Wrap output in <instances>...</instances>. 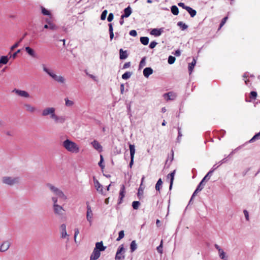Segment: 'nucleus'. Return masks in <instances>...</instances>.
<instances>
[{
	"mask_svg": "<svg viewBox=\"0 0 260 260\" xmlns=\"http://www.w3.org/2000/svg\"><path fill=\"white\" fill-rule=\"evenodd\" d=\"M46 22L49 25V29L51 30H54L56 29V26L53 23L51 22L49 19L46 18Z\"/></svg>",
	"mask_w": 260,
	"mask_h": 260,
	"instance_id": "nucleus-34",
	"label": "nucleus"
},
{
	"mask_svg": "<svg viewBox=\"0 0 260 260\" xmlns=\"http://www.w3.org/2000/svg\"><path fill=\"white\" fill-rule=\"evenodd\" d=\"M91 144L93 148L99 152L102 151V146L96 140H94L91 142Z\"/></svg>",
	"mask_w": 260,
	"mask_h": 260,
	"instance_id": "nucleus-20",
	"label": "nucleus"
},
{
	"mask_svg": "<svg viewBox=\"0 0 260 260\" xmlns=\"http://www.w3.org/2000/svg\"><path fill=\"white\" fill-rule=\"evenodd\" d=\"M176 60V58L175 57L173 56H170L168 58V63L170 64H173Z\"/></svg>",
	"mask_w": 260,
	"mask_h": 260,
	"instance_id": "nucleus-45",
	"label": "nucleus"
},
{
	"mask_svg": "<svg viewBox=\"0 0 260 260\" xmlns=\"http://www.w3.org/2000/svg\"><path fill=\"white\" fill-rule=\"evenodd\" d=\"M132 75V73L130 72H126L122 75V78L124 80L129 79Z\"/></svg>",
	"mask_w": 260,
	"mask_h": 260,
	"instance_id": "nucleus-38",
	"label": "nucleus"
},
{
	"mask_svg": "<svg viewBox=\"0 0 260 260\" xmlns=\"http://www.w3.org/2000/svg\"><path fill=\"white\" fill-rule=\"evenodd\" d=\"M101 255L99 250L94 249L90 256V260H96L99 258Z\"/></svg>",
	"mask_w": 260,
	"mask_h": 260,
	"instance_id": "nucleus-19",
	"label": "nucleus"
},
{
	"mask_svg": "<svg viewBox=\"0 0 260 260\" xmlns=\"http://www.w3.org/2000/svg\"><path fill=\"white\" fill-rule=\"evenodd\" d=\"M27 35V33H25L24 34V35L23 36V37L18 41V42H17L16 43H15L14 45H13L11 48V49L12 50H14V49H15L16 48H17L18 46H19V44L20 42H22V41L23 40V39L24 38V37Z\"/></svg>",
	"mask_w": 260,
	"mask_h": 260,
	"instance_id": "nucleus-31",
	"label": "nucleus"
},
{
	"mask_svg": "<svg viewBox=\"0 0 260 260\" xmlns=\"http://www.w3.org/2000/svg\"><path fill=\"white\" fill-rule=\"evenodd\" d=\"M177 25L179 26L182 30H184L188 28V26L182 21H179L177 23Z\"/></svg>",
	"mask_w": 260,
	"mask_h": 260,
	"instance_id": "nucleus-41",
	"label": "nucleus"
},
{
	"mask_svg": "<svg viewBox=\"0 0 260 260\" xmlns=\"http://www.w3.org/2000/svg\"><path fill=\"white\" fill-rule=\"evenodd\" d=\"M113 17H114V16H113V13H110L109 15H108V17L107 18V20L109 21V22H111L112 21V20L113 19Z\"/></svg>",
	"mask_w": 260,
	"mask_h": 260,
	"instance_id": "nucleus-56",
	"label": "nucleus"
},
{
	"mask_svg": "<svg viewBox=\"0 0 260 260\" xmlns=\"http://www.w3.org/2000/svg\"><path fill=\"white\" fill-rule=\"evenodd\" d=\"M227 19H228V17H225L224 18H223L222 19V20L220 24L219 28H221L224 24V23L226 22Z\"/></svg>",
	"mask_w": 260,
	"mask_h": 260,
	"instance_id": "nucleus-55",
	"label": "nucleus"
},
{
	"mask_svg": "<svg viewBox=\"0 0 260 260\" xmlns=\"http://www.w3.org/2000/svg\"><path fill=\"white\" fill-rule=\"evenodd\" d=\"M129 151H130V156H131V161L129 164V167L131 168L134 164V155L135 153V147L134 145L129 144Z\"/></svg>",
	"mask_w": 260,
	"mask_h": 260,
	"instance_id": "nucleus-9",
	"label": "nucleus"
},
{
	"mask_svg": "<svg viewBox=\"0 0 260 260\" xmlns=\"http://www.w3.org/2000/svg\"><path fill=\"white\" fill-rule=\"evenodd\" d=\"M200 192V191H197V189H196L195 190V191H194V192L193 193L192 196H191V199L189 201V202H190L191 201V200H192V199L194 198V196H196L197 195V194Z\"/></svg>",
	"mask_w": 260,
	"mask_h": 260,
	"instance_id": "nucleus-63",
	"label": "nucleus"
},
{
	"mask_svg": "<svg viewBox=\"0 0 260 260\" xmlns=\"http://www.w3.org/2000/svg\"><path fill=\"white\" fill-rule=\"evenodd\" d=\"M51 200L53 202V206H55L58 205L57 204V197H52Z\"/></svg>",
	"mask_w": 260,
	"mask_h": 260,
	"instance_id": "nucleus-51",
	"label": "nucleus"
},
{
	"mask_svg": "<svg viewBox=\"0 0 260 260\" xmlns=\"http://www.w3.org/2000/svg\"><path fill=\"white\" fill-rule=\"evenodd\" d=\"M23 106L25 111L29 113H34L37 110L36 108L30 104L25 103Z\"/></svg>",
	"mask_w": 260,
	"mask_h": 260,
	"instance_id": "nucleus-12",
	"label": "nucleus"
},
{
	"mask_svg": "<svg viewBox=\"0 0 260 260\" xmlns=\"http://www.w3.org/2000/svg\"><path fill=\"white\" fill-rule=\"evenodd\" d=\"M50 118L56 124H62L66 121V118L63 116H58L54 112L53 113L50 117Z\"/></svg>",
	"mask_w": 260,
	"mask_h": 260,
	"instance_id": "nucleus-6",
	"label": "nucleus"
},
{
	"mask_svg": "<svg viewBox=\"0 0 260 260\" xmlns=\"http://www.w3.org/2000/svg\"><path fill=\"white\" fill-rule=\"evenodd\" d=\"M178 5L179 7H182L183 9H184L185 10H186V8L188 7V6H185V4L183 3H179L178 4Z\"/></svg>",
	"mask_w": 260,
	"mask_h": 260,
	"instance_id": "nucleus-60",
	"label": "nucleus"
},
{
	"mask_svg": "<svg viewBox=\"0 0 260 260\" xmlns=\"http://www.w3.org/2000/svg\"><path fill=\"white\" fill-rule=\"evenodd\" d=\"M64 101H65V105L67 107H72L74 104V102L71 100H70L68 98H65Z\"/></svg>",
	"mask_w": 260,
	"mask_h": 260,
	"instance_id": "nucleus-37",
	"label": "nucleus"
},
{
	"mask_svg": "<svg viewBox=\"0 0 260 260\" xmlns=\"http://www.w3.org/2000/svg\"><path fill=\"white\" fill-rule=\"evenodd\" d=\"M94 186L96 190L102 194H105L103 190V186L100 183V182L95 179H94Z\"/></svg>",
	"mask_w": 260,
	"mask_h": 260,
	"instance_id": "nucleus-14",
	"label": "nucleus"
},
{
	"mask_svg": "<svg viewBox=\"0 0 260 260\" xmlns=\"http://www.w3.org/2000/svg\"><path fill=\"white\" fill-rule=\"evenodd\" d=\"M54 213L55 215L60 218H62L65 215V210L63 208L58 205L55 206H52Z\"/></svg>",
	"mask_w": 260,
	"mask_h": 260,
	"instance_id": "nucleus-5",
	"label": "nucleus"
},
{
	"mask_svg": "<svg viewBox=\"0 0 260 260\" xmlns=\"http://www.w3.org/2000/svg\"><path fill=\"white\" fill-rule=\"evenodd\" d=\"M124 236V231H121L119 232L118 237L117 238L116 241H119L122 239Z\"/></svg>",
	"mask_w": 260,
	"mask_h": 260,
	"instance_id": "nucleus-46",
	"label": "nucleus"
},
{
	"mask_svg": "<svg viewBox=\"0 0 260 260\" xmlns=\"http://www.w3.org/2000/svg\"><path fill=\"white\" fill-rule=\"evenodd\" d=\"M125 186L123 184L121 185L120 190L119 192V202L118 204H120L122 201L123 198L124 197L125 193Z\"/></svg>",
	"mask_w": 260,
	"mask_h": 260,
	"instance_id": "nucleus-18",
	"label": "nucleus"
},
{
	"mask_svg": "<svg viewBox=\"0 0 260 260\" xmlns=\"http://www.w3.org/2000/svg\"><path fill=\"white\" fill-rule=\"evenodd\" d=\"M132 13V9L130 6H128L124 10V14L122 15V18L128 17Z\"/></svg>",
	"mask_w": 260,
	"mask_h": 260,
	"instance_id": "nucleus-21",
	"label": "nucleus"
},
{
	"mask_svg": "<svg viewBox=\"0 0 260 260\" xmlns=\"http://www.w3.org/2000/svg\"><path fill=\"white\" fill-rule=\"evenodd\" d=\"M158 252L161 254L162 253V241L161 240L160 245L157 247Z\"/></svg>",
	"mask_w": 260,
	"mask_h": 260,
	"instance_id": "nucleus-50",
	"label": "nucleus"
},
{
	"mask_svg": "<svg viewBox=\"0 0 260 260\" xmlns=\"http://www.w3.org/2000/svg\"><path fill=\"white\" fill-rule=\"evenodd\" d=\"M13 91L16 94H17L18 95H19L20 96L25 98H30L29 94L27 91H26L25 90L14 89Z\"/></svg>",
	"mask_w": 260,
	"mask_h": 260,
	"instance_id": "nucleus-10",
	"label": "nucleus"
},
{
	"mask_svg": "<svg viewBox=\"0 0 260 260\" xmlns=\"http://www.w3.org/2000/svg\"><path fill=\"white\" fill-rule=\"evenodd\" d=\"M60 234H61V238L63 239H65L67 238L68 240H69L68 237L69 235L67 234L66 231V225L65 224H62L60 226Z\"/></svg>",
	"mask_w": 260,
	"mask_h": 260,
	"instance_id": "nucleus-11",
	"label": "nucleus"
},
{
	"mask_svg": "<svg viewBox=\"0 0 260 260\" xmlns=\"http://www.w3.org/2000/svg\"><path fill=\"white\" fill-rule=\"evenodd\" d=\"M130 248H131V252H134L137 248V245L135 240L131 242V245H130Z\"/></svg>",
	"mask_w": 260,
	"mask_h": 260,
	"instance_id": "nucleus-36",
	"label": "nucleus"
},
{
	"mask_svg": "<svg viewBox=\"0 0 260 260\" xmlns=\"http://www.w3.org/2000/svg\"><path fill=\"white\" fill-rule=\"evenodd\" d=\"M157 44V43L155 41L151 42L149 45V48L151 49L154 48L156 46Z\"/></svg>",
	"mask_w": 260,
	"mask_h": 260,
	"instance_id": "nucleus-57",
	"label": "nucleus"
},
{
	"mask_svg": "<svg viewBox=\"0 0 260 260\" xmlns=\"http://www.w3.org/2000/svg\"><path fill=\"white\" fill-rule=\"evenodd\" d=\"M2 182L3 184L9 186H13L19 182V178L18 177H12L6 176L2 178Z\"/></svg>",
	"mask_w": 260,
	"mask_h": 260,
	"instance_id": "nucleus-4",
	"label": "nucleus"
},
{
	"mask_svg": "<svg viewBox=\"0 0 260 260\" xmlns=\"http://www.w3.org/2000/svg\"><path fill=\"white\" fill-rule=\"evenodd\" d=\"M107 13H108V12H107V10H104L102 12V14L101 15V20H105L106 19Z\"/></svg>",
	"mask_w": 260,
	"mask_h": 260,
	"instance_id": "nucleus-47",
	"label": "nucleus"
},
{
	"mask_svg": "<svg viewBox=\"0 0 260 260\" xmlns=\"http://www.w3.org/2000/svg\"><path fill=\"white\" fill-rule=\"evenodd\" d=\"M124 252V249L123 245L119 246L116 254L115 255V260H123L124 258L123 253Z\"/></svg>",
	"mask_w": 260,
	"mask_h": 260,
	"instance_id": "nucleus-8",
	"label": "nucleus"
},
{
	"mask_svg": "<svg viewBox=\"0 0 260 260\" xmlns=\"http://www.w3.org/2000/svg\"><path fill=\"white\" fill-rule=\"evenodd\" d=\"M86 218L87 221L90 223V225H91L92 221V212L89 205L87 206Z\"/></svg>",
	"mask_w": 260,
	"mask_h": 260,
	"instance_id": "nucleus-13",
	"label": "nucleus"
},
{
	"mask_svg": "<svg viewBox=\"0 0 260 260\" xmlns=\"http://www.w3.org/2000/svg\"><path fill=\"white\" fill-rule=\"evenodd\" d=\"M46 186L55 195L57 196L59 198L64 200H66L67 199V197L64 194L62 191L58 188L55 187L51 183H47Z\"/></svg>",
	"mask_w": 260,
	"mask_h": 260,
	"instance_id": "nucleus-3",
	"label": "nucleus"
},
{
	"mask_svg": "<svg viewBox=\"0 0 260 260\" xmlns=\"http://www.w3.org/2000/svg\"><path fill=\"white\" fill-rule=\"evenodd\" d=\"M108 25H109V33L113 32V29L112 24V23H109L108 24Z\"/></svg>",
	"mask_w": 260,
	"mask_h": 260,
	"instance_id": "nucleus-62",
	"label": "nucleus"
},
{
	"mask_svg": "<svg viewBox=\"0 0 260 260\" xmlns=\"http://www.w3.org/2000/svg\"><path fill=\"white\" fill-rule=\"evenodd\" d=\"M215 169H216V168H215L214 169L210 170L203 178V181H207L208 180H209L211 176L212 175L213 172Z\"/></svg>",
	"mask_w": 260,
	"mask_h": 260,
	"instance_id": "nucleus-28",
	"label": "nucleus"
},
{
	"mask_svg": "<svg viewBox=\"0 0 260 260\" xmlns=\"http://www.w3.org/2000/svg\"><path fill=\"white\" fill-rule=\"evenodd\" d=\"M153 73V70L150 67H147L143 70V75L146 78H148L149 76Z\"/></svg>",
	"mask_w": 260,
	"mask_h": 260,
	"instance_id": "nucleus-22",
	"label": "nucleus"
},
{
	"mask_svg": "<svg viewBox=\"0 0 260 260\" xmlns=\"http://www.w3.org/2000/svg\"><path fill=\"white\" fill-rule=\"evenodd\" d=\"M196 64V60L195 58H193L192 61L191 63H189L188 64V71L189 72V74H190L193 71L194 67Z\"/></svg>",
	"mask_w": 260,
	"mask_h": 260,
	"instance_id": "nucleus-27",
	"label": "nucleus"
},
{
	"mask_svg": "<svg viewBox=\"0 0 260 260\" xmlns=\"http://www.w3.org/2000/svg\"><path fill=\"white\" fill-rule=\"evenodd\" d=\"M171 10L172 13L175 15H177L179 13L178 8L176 6H172L171 8Z\"/></svg>",
	"mask_w": 260,
	"mask_h": 260,
	"instance_id": "nucleus-39",
	"label": "nucleus"
},
{
	"mask_svg": "<svg viewBox=\"0 0 260 260\" xmlns=\"http://www.w3.org/2000/svg\"><path fill=\"white\" fill-rule=\"evenodd\" d=\"M162 181L161 180V179L159 178L158 180V181L155 185V189L157 191H159L161 187L162 186Z\"/></svg>",
	"mask_w": 260,
	"mask_h": 260,
	"instance_id": "nucleus-35",
	"label": "nucleus"
},
{
	"mask_svg": "<svg viewBox=\"0 0 260 260\" xmlns=\"http://www.w3.org/2000/svg\"><path fill=\"white\" fill-rule=\"evenodd\" d=\"M9 61V58L7 56H2L0 58V64H6Z\"/></svg>",
	"mask_w": 260,
	"mask_h": 260,
	"instance_id": "nucleus-32",
	"label": "nucleus"
},
{
	"mask_svg": "<svg viewBox=\"0 0 260 260\" xmlns=\"http://www.w3.org/2000/svg\"><path fill=\"white\" fill-rule=\"evenodd\" d=\"M55 111L56 109L55 108L52 107H48L42 110L41 115L43 117L49 116L50 117L53 112H55Z\"/></svg>",
	"mask_w": 260,
	"mask_h": 260,
	"instance_id": "nucleus-7",
	"label": "nucleus"
},
{
	"mask_svg": "<svg viewBox=\"0 0 260 260\" xmlns=\"http://www.w3.org/2000/svg\"><path fill=\"white\" fill-rule=\"evenodd\" d=\"M106 247L103 245V242H97L95 244V247L94 249L99 250V251H104L106 249Z\"/></svg>",
	"mask_w": 260,
	"mask_h": 260,
	"instance_id": "nucleus-23",
	"label": "nucleus"
},
{
	"mask_svg": "<svg viewBox=\"0 0 260 260\" xmlns=\"http://www.w3.org/2000/svg\"><path fill=\"white\" fill-rule=\"evenodd\" d=\"M128 57L127 51H124L122 49L119 50V58L120 59H125Z\"/></svg>",
	"mask_w": 260,
	"mask_h": 260,
	"instance_id": "nucleus-24",
	"label": "nucleus"
},
{
	"mask_svg": "<svg viewBox=\"0 0 260 260\" xmlns=\"http://www.w3.org/2000/svg\"><path fill=\"white\" fill-rule=\"evenodd\" d=\"M63 147L68 151L72 153H78L79 151L78 146L74 142L67 139L62 143Z\"/></svg>",
	"mask_w": 260,
	"mask_h": 260,
	"instance_id": "nucleus-2",
	"label": "nucleus"
},
{
	"mask_svg": "<svg viewBox=\"0 0 260 260\" xmlns=\"http://www.w3.org/2000/svg\"><path fill=\"white\" fill-rule=\"evenodd\" d=\"M79 234V230L78 229L76 228L75 229V234H74V240H75V242H76V238H77V236L78 235V234Z\"/></svg>",
	"mask_w": 260,
	"mask_h": 260,
	"instance_id": "nucleus-54",
	"label": "nucleus"
},
{
	"mask_svg": "<svg viewBox=\"0 0 260 260\" xmlns=\"http://www.w3.org/2000/svg\"><path fill=\"white\" fill-rule=\"evenodd\" d=\"M257 96V93L255 91H251L250 92V97L252 99H255L256 98Z\"/></svg>",
	"mask_w": 260,
	"mask_h": 260,
	"instance_id": "nucleus-53",
	"label": "nucleus"
},
{
	"mask_svg": "<svg viewBox=\"0 0 260 260\" xmlns=\"http://www.w3.org/2000/svg\"><path fill=\"white\" fill-rule=\"evenodd\" d=\"M140 42L144 45H147L149 43V38L147 37H142L140 38Z\"/></svg>",
	"mask_w": 260,
	"mask_h": 260,
	"instance_id": "nucleus-33",
	"label": "nucleus"
},
{
	"mask_svg": "<svg viewBox=\"0 0 260 260\" xmlns=\"http://www.w3.org/2000/svg\"><path fill=\"white\" fill-rule=\"evenodd\" d=\"M10 246V243L8 241H5L0 246V251L5 252L6 251Z\"/></svg>",
	"mask_w": 260,
	"mask_h": 260,
	"instance_id": "nucleus-17",
	"label": "nucleus"
},
{
	"mask_svg": "<svg viewBox=\"0 0 260 260\" xmlns=\"http://www.w3.org/2000/svg\"><path fill=\"white\" fill-rule=\"evenodd\" d=\"M140 205V203L139 201H134L132 203L133 208L135 210H137L139 208Z\"/></svg>",
	"mask_w": 260,
	"mask_h": 260,
	"instance_id": "nucleus-44",
	"label": "nucleus"
},
{
	"mask_svg": "<svg viewBox=\"0 0 260 260\" xmlns=\"http://www.w3.org/2000/svg\"><path fill=\"white\" fill-rule=\"evenodd\" d=\"M146 64V62H145V58L144 57L142 59V60H141L140 62V64H139V68H142L143 66H144Z\"/></svg>",
	"mask_w": 260,
	"mask_h": 260,
	"instance_id": "nucleus-52",
	"label": "nucleus"
},
{
	"mask_svg": "<svg viewBox=\"0 0 260 260\" xmlns=\"http://www.w3.org/2000/svg\"><path fill=\"white\" fill-rule=\"evenodd\" d=\"M260 139V132L255 134L249 141V143H252L256 140Z\"/></svg>",
	"mask_w": 260,
	"mask_h": 260,
	"instance_id": "nucleus-40",
	"label": "nucleus"
},
{
	"mask_svg": "<svg viewBox=\"0 0 260 260\" xmlns=\"http://www.w3.org/2000/svg\"><path fill=\"white\" fill-rule=\"evenodd\" d=\"M129 35L133 37H136L137 35V32L135 30H132L129 31Z\"/></svg>",
	"mask_w": 260,
	"mask_h": 260,
	"instance_id": "nucleus-59",
	"label": "nucleus"
},
{
	"mask_svg": "<svg viewBox=\"0 0 260 260\" xmlns=\"http://www.w3.org/2000/svg\"><path fill=\"white\" fill-rule=\"evenodd\" d=\"M163 96L166 99L167 101L169 100H174L176 97V93L173 92H169L168 93H165L163 95Z\"/></svg>",
	"mask_w": 260,
	"mask_h": 260,
	"instance_id": "nucleus-15",
	"label": "nucleus"
},
{
	"mask_svg": "<svg viewBox=\"0 0 260 260\" xmlns=\"http://www.w3.org/2000/svg\"><path fill=\"white\" fill-rule=\"evenodd\" d=\"M178 137H177V141L178 142H180V140H181V138L182 136V133H181V128L178 127Z\"/></svg>",
	"mask_w": 260,
	"mask_h": 260,
	"instance_id": "nucleus-49",
	"label": "nucleus"
},
{
	"mask_svg": "<svg viewBox=\"0 0 260 260\" xmlns=\"http://www.w3.org/2000/svg\"><path fill=\"white\" fill-rule=\"evenodd\" d=\"M42 13L44 15L51 16L50 12L44 7H41Z\"/></svg>",
	"mask_w": 260,
	"mask_h": 260,
	"instance_id": "nucleus-43",
	"label": "nucleus"
},
{
	"mask_svg": "<svg viewBox=\"0 0 260 260\" xmlns=\"http://www.w3.org/2000/svg\"><path fill=\"white\" fill-rule=\"evenodd\" d=\"M175 174V170H174L173 172H172L170 174H168V176H167L168 178H169V177L170 178V187H169L170 189H171L172 187V185H173V181H174V179Z\"/></svg>",
	"mask_w": 260,
	"mask_h": 260,
	"instance_id": "nucleus-26",
	"label": "nucleus"
},
{
	"mask_svg": "<svg viewBox=\"0 0 260 260\" xmlns=\"http://www.w3.org/2000/svg\"><path fill=\"white\" fill-rule=\"evenodd\" d=\"M130 66H131L130 62H126L124 64V65L123 66V69H127V68H129Z\"/></svg>",
	"mask_w": 260,
	"mask_h": 260,
	"instance_id": "nucleus-61",
	"label": "nucleus"
},
{
	"mask_svg": "<svg viewBox=\"0 0 260 260\" xmlns=\"http://www.w3.org/2000/svg\"><path fill=\"white\" fill-rule=\"evenodd\" d=\"M143 190L144 188H143L141 186H140L138 191V197L140 199H141L143 197Z\"/></svg>",
	"mask_w": 260,
	"mask_h": 260,
	"instance_id": "nucleus-42",
	"label": "nucleus"
},
{
	"mask_svg": "<svg viewBox=\"0 0 260 260\" xmlns=\"http://www.w3.org/2000/svg\"><path fill=\"white\" fill-rule=\"evenodd\" d=\"M104 161V158L103 156L101 155H100V161L99 162V166L101 168V169H104V166L103 165V162Z\"/></svg>",
	"mask_w": 260,
	"mask_h": 260,
	"instance_id": "nucleus-48",
	"label": "nucleus"
},
{
	"mask_svg": "<svg viewBox=\"0 0 260 260\" xmlns=\"http://www.w3.org/2000/svg\"><path fill=\"white\" fill-rule=\"evenodd\" d=\"M41 67L43 72L49 75L54 81L61 84H64L65 83L66 79L63 76L56 75L52 69L48 68L45 64H42Z\"/></svg>",
	"mask_w": 260,
	"mask_h": 260,
	"instance_id": "nucleus-1",
	"label": "nucleus"
},
{
	"mask_svg": "<svg viewBox=\"0 0 260 260\" xmlns=\"http://www.w3.org/2000/svg\"><path fill=\"white\" fill-rule=\"evenodd\" d=\"M25 50L27 52V53L31 57L34 58L37 57V54L35 51L30 47H25Z\"/></svg>",
	"mask_w": 260,
	"mask_h": 260,
	"instance_id": "nucleus-16",
	"label": "nucleus"
},
{
	"mask_svg": "<svg viewBox=\"0 0 260 260\" xmlns=\"http://www.w3.org/2000/svg\"><path fill=\"white\" fill-rule=\"evenodd\" d=\"M162 31V29L153 28L151 30L150 34L155 36H159Z\"/></svg>",
	"mask_w": 260,
	"mask_h": 260,
	"instance_id": "nucleus-25",
	"label": "nucleus"
},
{
	"mask_svg": "<svg viewBox=\"0 0 260 260\" xmlns=\"http://www.w3.org/2000/svg\"><path fill=\"white\" fill-rule=\"evenodd\" d=\"M243 213L247 221L249 220L248 212L246 210L243 211Z\"/></svg>",
	"mask_w": 260,
	"mask_h": 260,
	"instance_id": "nucleus-58",
	"label": "nucleus"
},
{
	"mask_svg": "<svg viewBox=\"0 0 260 260\" xmlns=\"http://www.w3.org/2000/svg\"><path fill=\"white\" fill-rule=\"evenodd\" d=\"M219 256L223 260H227V257L226 256L225 253L224 252L222 249H219L218 251Z\"/></svg>",
	"mask_w": 260,
	"mask_h": 260,
	"instance_id": "nucleus-30",
	"label": "nucleus"
},
{
	"mask_svg": "<svg viewBox=\"0 0 260 260\" xmlns=\"http://www.w3.org/2000/svg\"><path fill=\"white\" fill-rule=\"evenodd\" d=\"M204 188V187L201 185V184H199L197 187V191H201Z\"/></svg>",
	"mask_w": 260,
	"mask_h": 260,
	"instance_id": "nucleus-64",
	"label": "nucleus"
},
{
	"mask_svg": "<svg viewBox=\"0 0 260 260\" xmlns=\"http://www.w3.org/2000/svg\"><path fill=\"white\" fill-rule=\"evenodd\" d=\"M190 14L191 17H193L196 15L197 12L195 10L192 9L191 8L188 7L186 10Z\"/></svg>",
	"mask_w": 260,
	"mask_h": 260,
	"instance_id": "nucleus-29",
	"label": "nucleus"
}]
</instances>
